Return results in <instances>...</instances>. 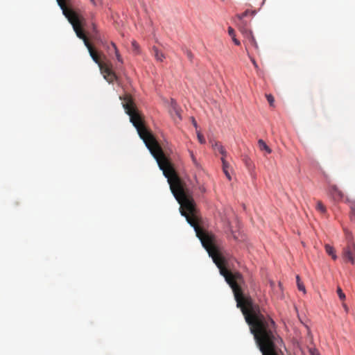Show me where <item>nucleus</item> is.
<instances>
[{
  "mask_svg": "<svg viewBox=\"0 0 355 355\" xmlns=\"http://www.w3.org/2000/svg\"><path fill=\"white\" fill-rule=\"evenodd\" d=\"M328 192L336 201L342 200L344 198L343 192L335 184H330L329 186Z\"/></svg>",
  "mask_w": 355,
  "mask_h": 355,
  "instance_id": "f257e3e1",
  "label": "nucleus"
},
{
  "mask_svg": "<svg viewBox=\"0 0 355 355\" xmlns=\"http://www.w3.org/2000/svg\"><path fill=\"white\" fill-rule=\"evenodd\" d=\"M344 258L350 261L352 264L355 261V245L354 244L348 245V246L344 249L343 252Z\"/></svg>",
  "mask_w": 355,
  "mask_h": 355,
  "instance_id": "f03ea898",
  "label": "nucleus"
},
{
  "mask_svg": "<svg viewBox=\"0 0 355 355\" xmlns=\"http://www.w3.org/2000/svg\"><path fill=\"white\" fill-rule=\"evenodd\" d=\"M245 33H246V38H245V42H248V44L252 45L254 47L256 52L259 53V46H258V44H257L255 38H254V36L252 34V31H246Z\"/></svg>",
  "mask_w": 355,
  "mask_h": 355,
  "instance_id": "7ed1b4c3",
  "label": "nucleus"
},
{
  "mask_svg": "<svg viewBox=\"0 0 355 355\" xmlns=\"http://www.w3.org/2000/svg\"><path fill=\"white\" fill-rule=\"evenodd\" d=\"M170 113L175 120H176V118L178 120H181V115L179 109L177 107L176 103L174 102L173 100L171 103V107L170 110Z\"/></svg>",
  "mask_w": 355,
  "mask_h": 355,
  "instance_id": "20e7f679",
  "label": "nucleus"
},
{
  "mask_svg": "<svg viewBox=\"0 0 355 355\" xmlns=\"http://www.w3.org/2000/svg\"><path fill=\"white\" fill-rule=\"evenodd\" d=\"M212 146L215 152H218L220 154H221L223 155L222 157H226L227 152L225 150L224 147L220 143L216 142Z\"/></svg>",
  "mask_w": 355,
  "mask_h": 355,
  "instance_id": "39448f33",
  "label": "nucleus"
},
{
  "mask_svg": "<svg viewBox=\"0 0 355 355\" xmlns=\"http://www.w3.org/2000/svg\"><path fill=\"white\" fill-rule=\"evenodd\" d=\"M153 54L154 55L155 59L158 61L162 62L165 58L164 53L159 51V49L156 46H153L152 49Z\"/></svg>",
  "mask_w": 355,
  "mask_h": 355,
  "instance_id": "423d86ee",
  "label": "nucleus"
},
{
  "mask_svg": "<svg viewBox=\"0 0 355 355\" xmlns=\"http://www.w3.org/2000/svg\"><path fill=\"white\" fill-rule=\"evenodd\" d=\"M258 146H259V149L261 150V151H266L268 154H270L271 152H272V150L270 149V148L266 144V142L260 139L258 140Z\"/></svg>",
  "mask_w": 355,
  "mask_h": 355,
  "instance_id": "0eeeda50",
  "label": "nucleus"
},
{
  "mask_svg": "<svg viewBox=\"0 0 355 355\" xmlns=\"http://www.w3.org/2000/svg\"><path fill=\"white\" fill-rule=\"evenodd\" d=\"M228 33H229L230 36L232 37V41L234 42V43L236 45L239 46L241 44V42H240V41L239 40H237L236 38L235 31H234V28H232L231 26H230L228 28Z\"/></svg>",
  "mask_w": 355,
  "mask_h": 355,
  "instance_id": "6e6552de",
  "label": "nucleus"
},
{
  "mask_svg": "<svg viewBox=\"0 0 355 355\" xmlns=\"http://www.w3.org/2000/svg\"><path fill=\"white\" fill-rule=\"evenodd\" d=\"M324 248H325L326 252L329 255L331 256L333 259H334V260L336 259L337 256L335 254L334 248L329 244H326Z\"/></svg>",
  "mask_w": 355,
  "mask_h": 355,
  "instance_id": "1a4fd4ad",
  "label": "nucleus"
},
{
  "mask_svg": "<svg viewBox=\"0 0 355 355\" xmlns=\"http://www.w3.org/2000/svg\"><path fill=\"white\" fill-rule=\"evenodd\" d=\"M111 45H112V46L113 48V50H114V51L115 53V55H116V58L118 62H119L120 63L122 64L123 63V59H122V58H121V55H120V53H119V51L117 49V47H116V44L112 42Z\"/></svg>",
  "mask_w": 355,
  "mask_h": 355,
  "instance_id": "9d476101",
  "label": "nucleus"
},
{
  "mask_svg": "<svg viewBox=\"0 0 355 355\" xmlns=\"http://www.w3.org/2000/svg\"><path fill=\"white\" fill-rule=\"evenodd\" d=\"M350 209H351L350 218L354 223H355V200L351 202Z\"/></svg>",
  "mask_w": 355,
  "mask_h": 355,
  "instance_id": "9b49d317",
  "label": "nucleus"
},
{
  "mask_svg": "<svg viewBox=\"0 0 355 355\" xmlns=\"http://www.w3.org/2000/svg\"><path fill=\"white\" fill-rule=\"evenodd\" d=\"M296 282H297V288H298V289H299L300 291H302L304 293H306L305 286H304V284H302V282H301V281H300V276H299V275H297V276H296Z\"/></svg>",
  "mask_w": 355,
  "mask_h": 355,
  "instance_id": "f8f14e48",
  "label": "nucleus"
},
{
  "mask_svg": "<svg viewBox=\"0 0 355 355\" xmlns=\"http://www.w3.org/2000/svg\"><path fill=\"white\" fill-rule=\"evenodd\" d=\"M316 209L322 214L326 213V207L321 201H318Z\"/></svg>",
  "mask_w": 355,
  "mask_h": 355,
  "instance_id": "ddd939ff",
  "label": "nucleus"
},
{
  "mask_svg": "<svg viewBox=\"0 0 355 355\" xmlns=\"http://www.w3.org/2000/svg\"><path fill=\"white\" fill-rule=\"evenodd\" d=\"M254 13H255V11H250V10H247L244 12H243L242 14L238 15L237 17L240 19H242L243 18L247 17L248 15H250V14L254 15Z\"/></svg>",
  "mask_w": 355,
  "mask_h": 355,
  "instance_id": "4468645a",
  "label": "nucleus"
},
{
  "mask_svg": "<svg viewBox=\"0 0 355 355\" xmlns=\"http://www.w3.org/2000/svg\"><path fill=\"white\" fill-rule=\"evenodd\" d=\"M268 102L271 107L274 106L275 98L272 94H266Z\"/></svg>",
  "mask_w": 355,
  "mask_h": 355,
  "instance_id": "2eb2a0df",
  "label": "nucleus"
},
{
  "mask_svg": "<svg viewBox=\"0 0 355 355\" xmlns=\"http://www.w3.org/2000/svg\"><path fill=\"white\" fill-rule=\"evenodd\" d=\"M245 49H246V51H247L248 55L249 58L250 59L252 63L253 64V65L255 67V69H258L259 67L257 65V62L255 61L254 58L250 55V53L248 51V49L247 46L245 47Z\"/></svg>",
  "mask_w": 355,
  "mask_h": 355,
  "instance_id": "dca6fc26",
  "label": "nucleus"
},
{
  "mask_svg": "<svg viewBox=\"0 0 355 355\" xmlns=\"http://www.w3.org/2000/svg\"><path fill=\"white\" fill-rule=\"evenodd\" d=\"M337 293L339 296V298L341 300H344L345 299V295L344 294V293L343 292L342 289L340 288V287H338L337 288Z\"/></svg>",
  "mask_w": 355,
  "mask_h": 355,
  "instance_id": "f3484780",
  "label": "nucleus"
},
{
  "mask_svg": "<svg viewBox=\"0 0 355 355\" xmlns=\"http://www.w3.org/2000/svg\"><path fill=\"white\" fill-rule=\"evenodd\" d=\"M221 161H222V163H223V170L228 169L229 164L225 160V157H221Z\"/></svg>",
  "mask_w": 355,
  "mask_h": 355,
  "instance_id": "a211bd4d",
  "label": "nucleus"
},
{
  "mask_svg": "<svg viewBox=\"0 0 355 355\" xmlns=\"http://www.w3.org/2000/svg\"><path fill=\"white\" fill-rule=\"evenodd\" d=\"M197 137H198V141L200 144L205 143V139L203 135H201L199 132H197Z\"/></svg>",
  "mask_w": 355,
  "mask_h": 355,
  "instance_id": "6ab92c4d",
  "label": "nucleus"
},
{
  "mask_svg": "<svg viewBox=\"0 0 355 355\" xmlns=\"http://www.w3.org/2000/svg\"><path fill=\"white\" fill-rule=\"evenodd\" d=\"M69 0H57L58 5H69Z\"/></svg>",
  "mask_w": 355,
  "mask_h": 355,
  "instance_id": "aec40b11",
  "label": "nucleus"
},
{
  "mask_svg": "<svg viewBox=\"0 0 355 355\" xmlns=\"http://www.w3.org/2000/svg\"><path fill=\"white\" fill-rule=\"evenodd\" d=\"M189 153H190V155H191V159H192V161H193V164H194L195 165L198 166V162H197V161H196V157H195V156H194V155H193V152H192V151H190Z\"/></svg>",
  "mask_w": 355,
  "mask_h": 355,
  "instance_id": "412c9836",
  "label": "nucleus"
},
{
  "mask_svg": "<svg viewBox=\"0 0 355 355\" xmlns=\"http://www.w3.org/2000/svg\"><path fill=\"white\" fill-rule=\"evenodd\" d=\"M132 47H133L135 51H138V50H139V45H138V44L137 43L136 41H132Z\"/></svg>",
  "mask_w": 355,
  "mask_h": 355,
  "instance_id": "4be33fe9",
  "label": "nucleus"
},
{
  "mask_svg": "<svg viewBox=\"0 0 355 355\" xmlns=\"http://www.w3.org/2000/svg\"><path fill=\"white\" fill-rule=\"evenodd\" d=\"M246 31H251L250 30L248 29L247 28H241V32L243 35L245 39L246 38V33L245 32Z\"/></svg>",
  "mask_w": 355,
  "mask_h": 355,
  "instance_id": "5701e85b",
  "label": "nucleus"
},
{
  "mask_svg": "<svg viewBox=\"0 0 355 355\" xmlns=\"http://www.w3.org/2000/svg\"><path fill=\"white\" fill-rule=\"evenodd\" d=\"M223 172H224V173L225 174L226 177H227L229 180H231V177H230V173H229L228 169L223 170Z\"/></svg>",
  "mask_w": 355,
  "mask_h": 355,
  "instance_id": "b1692460",
  "label": "nucleus"
},
{
  "mask_svg": "<svg viewBox=\"0 0 355 355\" xmlns=\"http://www.w3.org/2000/svg\"><path fill=\"white\" fill-rule=\"evenodd\" d=\"M187 53V57H188L190 60H191V59H192V58H193V54H192V53H191L190 51H187V53Z\"/></svg>",
  "mask_w": 355,
  "mask_h": 355,
  "instance_id": "393cba45",
  "label": "nucleus"
},
{
  "mask_svg": "<svg viewBox=\"0 0 355 355\" xmlns=\"http://www.w3.org/2000/svg\"><path fill=\"white\" fill-rule=\"evenodd\" d=\"M192 121H193V125L197 128V123H196V120L193 118Z\"/></svg>",
  "mask_w": 355,
  "mask_h": 355,
  "instance_id": "a878e982",
  "label": "nucleus"
},
{
  "mask_svg": "<svg viewBox=\"0 0 355 355\" xmlns=\"http://www.w3.org/2000/svg\"><path fill=\"white\" fill-rule=\"evenodd\" d=\"M200 190L202 192H205V189L203 187H200Z\"/></svg>",
  "mask_w": 355,
  "mask_h": 355,
  "instance_id": "bb28decb",
  "label": "nucleus"
},
{
  "mask_svg": "<svg viewBox=\"0 0 355 355\" xmlns=\"http://www.w3.org/2000/svg\"><path fill=\"white\" fill-rule=\"evenodd\" d=\"M233 237H234V239L235 240H236V239H237V237H236L235 235H233Z\"/></svg>",
  "mask_w": 355,
  "mask_h": 355,
  "instance_id": "cd10ccee",
  "label": "nucleus"
}]
</instances>
